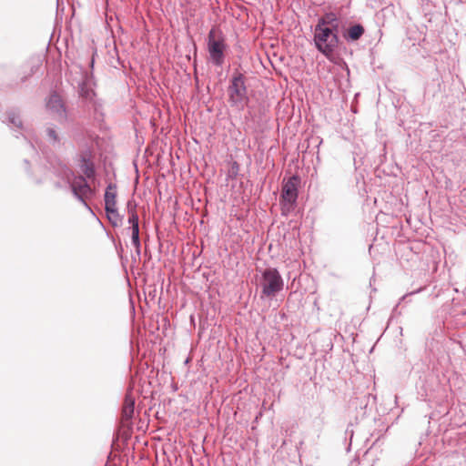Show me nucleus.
<instances>
[{
	"label": "nucleus",
	"instance_id": "obj_1",
	"mask_svg": "<svg viewBox=\"0 0 466 466\" xmlns=\"http://www.w3.org/2000/svg\"><path fill=\"white\" fill-rule=\"evenodd\" d=\"M228 103L231 107L243 110L249 102L246 77L243 73L235 70L228 87Z\"/></svg>",
	"mask_w": 466,
	"mask_h": 466
},
{
	"label": "nucleus",
	"instance_id": "obj_2",
	"mask_svg": "<svg viewBox=\"0 0 466 466\" xmlns=\"http://www.w3.org/2000/svg\"><path fill=\"white\" fill-rule=\"evenodd\" d=\"M338 32L328 27L315 25L313 38L315 46L327 58L331 57L339 46Z\"/></svg>",
	"mask_w": 466,
	"mask_h": 466
},
{
	"label": "nucleus",
	"instance_id": "obj_3",
	"mask_svg": "<svg viewBox=\"0 0 466 466\" xmlns=\"http://www.w3.org/2000/svg\"><path fill=\"white\" fill-rule=\"evenodd\" d=\"M260 299L274 298L284 288V281L276 268H267L261 271L259 279Z\"/></svg>",
	"mask_w": 466,
	"mask_h": 466
},
{
	"label": "nucleus",
	"instance_id": "obj_4",
	"mask_svg": "<svg viewBox=\"0 0 466 466\" xmlns=\"http://www.w3.org/2000/svg\"><path fill=\"white\" fill-rule=\"evenodd\" d=\"M299 184L300 178L297 175L290 177L288 181L283 183L279 198L281 214L283 216L288 217L294 211L297 205Z\"/></svg>",
	"mask_w": 466,
	"mask_h": 466
},
{
	"label": "nucleus",
	"instance_id": "obj_5",
	"mask_svg": "<svg viewBox=\"0 0 466 466\" xmlns=\"http://www.w3.org/2000/svg\"><path fill=\"white\" fill-rule=\"evenodd\" d=\"M87 180L84 176H76L74 177L68 186L73 196L94 215L92 208L87 203V199L92 198L96 195V190L91 187Z\"/></svg>",
	"mask_w": 466,
	"mask_h": 466
},
{
	"label": "nucleus",
	"instance_id": "obj_6",
	"mask_svg": "<svg viewBox=\"0 0 466 466\" xmlns=\"http://www.w3.org/2000/svg\"><path fill=\"white\" fill-rule=\"evenodd\" d=\"M227 45L223 35L217 38L215 29L212 28L208 35V51L210 62L218 67H221L225 62V51Z\"/></svg>",
	"mask_w": 466,
	"mask_h": 466
},
{
	"label": "nucleus",
	"instance_id": "obj_7",
	"mask_svg": "<svg viewBox=\"0 0 466 466\" xmlns=\"http://www.w3.org/2000/svg\"><path fill=\"white\" fill-rule=\"evenodd\" d=\"M46 108L60 123L67 119L66 106L58 94H50L46 102Z\"/></svg>",
	"mask_w": 466,
	"mask_h": 466
},
{
	"label": "nucleus",
	"instance_id": "obj_8",
	"mask_svg": "<svg viewBox=\"0 0 466 466\" xmlns=\"http://www.w3.org/2000/svg\"><path fill=\"white\" fill-rule=\"evenodd\" d=\"M78 167L82 174L86 179H95L96 171L95 163L92 160V152L89 149L82 151L78 157Z\"/></svg>",
	"mask_w": 466,
	"mask_h": 466
},
{
	"label": "nucleus",
	"instance_id": "obj_9",
	"mask_svg": "<svg viewBox=\"0 0 466 466\" xmlns=\"http://www.w3.org/2000/svg\"><path fill=\"white\" fill-rule=\"evenodd\" d=\"M135 410V397L132 390H128L125 396L124 403L121 411V422L122 425L128 426L131 419L133 418Z\"/></svg>",
	"mask_w": 466,
	"mask_h": 466
},
{
	"label": "nucleus",
	"instance_id": "obj_10",
	"mask_svg": "<svg viewBox=\"0 0 466 466\" xmlns=\"http://www.w3.org/2000/svg\"><path fill=\"white\" fill-rule=\"evenodd\" d=\"M12 129L24 130L22 119L19 111L12 108L5 112V120H4Z\"/></svg>",
	"mask_w": 466,
	"mask_h": 466
},
{
	"label": "nucleus",
	"instance_id": "obj_11",
	"mask_svg": "<svg viewBox=\"0 0 466 466\" xmlns=\"http://www.w3.org/2000/svg\"><path fill=\"white\" fill-rule=\"evenodd\" d=\"M316 25H320V27H328L335 31H339V22L337 15L330 12L326 13L324 15L319 17Z\"/></svg>",
	"mask_w": 466,
	"mask_h": 466
},
{
	"label": "nucleus",
	"instance_id": "obj_12",
	"mask_svg": "<svg viewBox=\"0 0 466 466\" xmlns=\"http://www.w3.org/2000/svg\"><path fill=\"white\" fill-rule=\"evenodd\" d=\"M79 96L86 101H92L95 96V92L90 86L89 76L86 73L82 81L78 85Z\"/></svg>",
	"mask_w": 466,
	"mask_h": 466
},
{
	"label": "nucleus",
	"instance_id": "obj_13",
	"mask_svg": "<svg viewBox=\"0 0 466 466\" xmlns=\"http://www.w3.org/2000/svg\"><path fill=\"white\" fill-rule=\"evenodd\" d=\"M365 33V28L361 24H354L350 26L343 34L345 40L349 43L360 40Z\"/></svg>",
	"mask_w": 466,
	"mask_h": 466
},
{
	"label": "nucleus",
	"instance_id": "obj_14",
	"mask_svg": "<svg viewBox=\"0 0 466 466\" xmlns=\"http://www.w3.org/2000/svg\"><path fill=\"white\" fill-rule=\"evenodd\" d=\"M54 169L55 174L67 184L76 177L72 169L66 164L59 163L58 167H54Z\"/></svg>",
	"mask_w": 466,
	"mask_h": 466
},
{
	"label": "nucleus",
	"instance_id": "obj_15",
	"mask_svg": "<svg viewBox=\"0 0 466 466\" xmlns=\"http://www.w3.org/2000/svg\"><path fill=\"white\" fill-rule=\"evenodd\" d=\"M117 187L114 183L107 185L105 191V208L116 207Z\"/></svg>",
	"mask_w": 466,
	"mask_h": 466
},
{
	"label": "nucleus",
	"instance_id": "obj_16",
	"mask_svg": "<svg viewBox=\"0 0 466 466\" xmlns=\"http://www.w3.org/2000/svg\"><path fill=\"white\" fill-rule=\"evenodd\" d=\"M45 134L47 141L53 146H59L61 144V138L57 132L56 127L53 124H49L45 128Z\"/></svg>",
	"mask_w": 466,
	"mask_h": 466
},
{
	"label": "nucleus",
	"instance_id": "obj_17",
	"mask_svg": "<svg viewBox=\"0 0 466 466\" xmlns=\"http://www.w3.org/2000/svg\"><path fill=\"white\" fill-rule=\"evenodd\" d=\"M128 223L130 227H139V218L137 213V204L134 200L127 202Z\"/></svg>",
	"mask_w": 466,
	"mask_h": 466
},
{
	"label": "nucleus",
	"instance_id": "obj_18",
	"mask_svg": "<svg viewBox=\"0 0 466 466\" xmlns=\"http://www.w3.org/2000/svg\"><path fill=\"white\" fill-rule=\"evenodd\" d=\"M106 218L113 227H118L122 223V217L119 215L116 207L105 208Z\"/></svg>",
	"mask_w": 466,
	"mask_h": 466
},
{
	"label": "nucleus",
	"instance_id": "obj_19",
	"mask_svg": "<svg viewBox=\"0 0 466 466\" xmlns=\"http://www.w3.org/2000/svg\"><path fill=\"white\" fill-rule=\"evenodd\" d=\"M129 230H131V242L135 247L137 256L139 257L141 253V242L139 237V227H129Z\"/></svg>",
	"mask_w": 466,
	"mask_h": 466
},
{
	"label": "nucleus",
	"instance_id": "obj_20",
	"mask_svg": "<svg viewBox=\"0 0 466 466\" xmlns=\"http://www.w3.org/2000/svg\"><path fill=\"white\" fill-rule=\"evenodd\" d=\"M239 171V165L238 162L234 161L231 164L230 169L228 170V177L229 178H235Z\"/></svg>",
	"mask_w": 466,
	"mask_h": 466
},
{
	"label": "nucleus",
	"instance_id": "obj_21",
	"mask_svg": "<svg viewBox=\"0 0 466 466\" xmlns=\"http://www.w3.org/2000/svg\"><path fill=\"white\" fill-rule=\"evenodd\" d=\"M25 164L26 166V171L28 172L29 162L26 159L25 160Z\"/></svg>",
	"mask_w": 466,
	"mask_h": 466
},
{
	"label": "nucleus",
	"instance_id": "obj_22",
	"mask_svg": "<svg viewBox=\"0 0 466 466\" xmlns=\"http://www.w3.org/2000/svg\"><path fill=\"white\" fill-rule=\"evenodd\" d=\"M90 66H91V67H93V66H94V59H92V60L90 61Z\"/></svg>",
	"mask_w": 466,
	"mask_h": 466
}]
</instances>
